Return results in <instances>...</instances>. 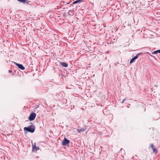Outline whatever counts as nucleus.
Returning a JSON list of instances; mask_svg holds the SVG:
<instances>
[{"instance_id":"ddd939ff","label":"nucleus","mask_w":160,"mask_h":160,"mask_svg":"<svg viewBox=\"0 0 160 160\" xmlns=\"http://www.w3.org/2000/svg\"><path fill=\"white\" fill-rule=\"evenodd\" d=\"M151 147L152 148H154V146H153V145L152 144H151Z\"/></svg>"},{"instance_id":"423d86ee","label":"nucleus","mask_w":160,"mask_h":160,"mask_svg":"<svg viewBox=\"0 0 160 160\" xmlns=\"http://www.w3.org/2000/svg\"><path fill=\"white\" fill-rule=\"evenodd\" d=\"M16 65L21 70H23L25 68L21 64H19L18 63H16Z\"/></svg>"},{"instance_id":"1a4fd4ad","label":"nucleus","mask_w":160,"mask_h":160,"mask_svg":"<svg viewBox=\"0 0 160 160\" xmlns=\"http://www.w3.org/2000/svg\"><path fill=\"white\" fill-rule=\"evenodd\" d=\"M158 53H160V50H157V51H155L154 52H152V54H156Z\"/></svg>"},{"instance_id":"0eeeda50","label":"nucleus","mask_w":160,"mask_h":160,"mask_svg":"<svg viewBox=\"0 0 160 160\" xmlns=\"http://www.w3.org/2000/svg\"><path fill=\"white\" fill-rule=\"evenodd\" d=\"M85 129H86L84 128H82L81 129H78L77 130V131L79 132H82L84 131Z\"/></svg>"},{"instance_id":"f257e3e1","label":"nucleus","mask_w":160,"mask_h":160,"mask_svg":"<svg viewBox=\"0 0 160 160\" xmlns=\"http://www.w3.org/2000/svg\"><path fill=\"white\" fill-rule=\"evenodd\" d=\"M32 126H30L28 127H25L24 128V131H28L31 133H33L35 131L34 128L32 127Z\"/></svg>"},{"instance_id":"9d476101","label":"nucleus","mask_w":160,"mask_h":160,"mask_svg":"<svg viewBox=\"0 0 160 160\" xmlns=\"http://www.w3.org/2000/svg\"><path fill=\"white\" fill-rule=\"evenodd\" d=\"M82 1V0H76L75 1H74L73 3V4H75L76 3H77L78 2H80Z\"/></svg>"},{"instance_id":"39448f33","label":"nucleus","mask_w":160,"mask_h":160,"mask_svg":"<svg viewBox=\"0 0 160 160\" xmlns=\"http://www.w3.org/2000/svg\"><path fill=\"white\" fill-rule=\"evenodd\" d=\"M32 151H37L39 149V148L36 146L35 143L34 144V145H33V144H32Z\"/></svg>"},{"instance_id":"2eb2a0df","label":"nucleus","mask_w":160,"mask_h":160,"mask_svg":"<svg viewBox=\"0 0 160 160\" xmlns=\"http://www.w3.org/2000/svg\"><path fill=\"white\" fill-rule=\"evenodd\" d=\"M125 99H123V100L122 101V103H123L125 101Z\"/></svg>"},{"instance_id":"f03ea898","label":"nucleus","mask_w":160,"mask_h":160,"mask_svg":"<svg viewBox=\"0 0 160 160\" xmlns=\"http://www.w3.org/2000/svg\"><path fill=\"white\" fill-rule=\"evenodd\" d=\"M36 114L35 113H32L30 115L29 117L28 118V119L30 121H33L34 119Z\"/></svg>"},{"instance_id":"f8f14e48","label":"nucleus","mask_w":160,"mask_h":160,"mask_svg":"<svg viewBox=\"0 0 160 160\" xmlns=\"http://www.w3.org/2000/svg\"><path fill=\"white\" fill-rule=\"evenodd\" d=\"M152 149L153 151V152H156V153H157V149H156L155 148H154V147L153 148H152Z\"/></svg>"},{"instance_id":"7ed1b4c3","label":"nucleus","mask_w":160,"mask_h":160,"mask_svg":"<svg viewBox=\"0 0 160 160\" xmlns=\"http://www.w3.org/2000/svg\"><path fill=\"white\" fill-rule=\"evenodd\" d=\"M69 143V140L65 138H64V140L62 141V144L63 146L66 145Z\"/></svg>"},{"instance_id":"20e7f679","label":"nucleus","mask_w":160,"mask_h":160,"mask_svg":"<svg viewBox=\"0 0 160 160\" xmlns=\"http://www.w3.org/2000/svg\"><path fill=\"white\" fill-rule=\"evenodd\" d=\"M140 54V53H138L135 57L133 58L131 60L130 62V63L131 64V63H132V62H133L135 61V60L138 58Z\"/></svg>"},{"instance_id":"4468645a","label":"nucleus","mask_w":160,"mask_h":160,"mask_svg":"<svg viewBox=\"0 0 160 160\" xmlns=\"http://www.w3.org/2000/svg\"><path fill=\"white\" fill-rule=\"evenodd\" d=\"M8 72L9 73H11L12 72V71L11 70H9L8 71Z\"/></svg>"},{"instance_id":"f3484780","label":"nucleus","mask_w":160,"mask_h":160,"mask_svg":"<svg viewBox=\"0 0 160 160\" xmlns=\"http://www.w3.org/2000/svg\"><path fill=\"white\" fill-rule=\"evenodd\" d=\"M155 86V87H157V86L156 85H155V86Z\"/></svg>"},{"instance_id":"dca6fc26","label":"nucleus","mask_w":160,"mask_h":160,"mask_svg":"<svg viewBox=\"0 0 160 160\" xmlns=\"http://www.w3.org/2000/svg\"><path fill=\"white\" fill-rule=\"evenodd\" d=\"M149 55L151 56H152V55H150V54H149Z\"/></svg>"},{"instance_id":"9b49d317","label":"nucleus","mask_w":160,"mask_h":160,"mask_svg":"<svg viewBox=\"0 0 160 160\" xmlns=\"http://www.w3.org/2000/svg\"><path fill=\"white\" fill-rule=\"evenodd\" d=\"M18 1H19L20 2H22V3H25L26 2V0H17Z\"/></svg>"},{"instance_id":"6e6552de","label":"nucleus","mask_w":160,"mask_h":160,"mask_svg":"<svg viewBox=\"0 0 160 160\" xmlns=\"http://www.w3.org/2000/svg\"><path fill=\"white\" fill-rule=\"evenodd\" d=\"M61 65L64 67H67L68 66V64L65 62H61Z\"/></svg>"}]
</instances>
